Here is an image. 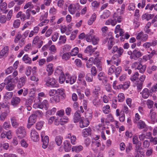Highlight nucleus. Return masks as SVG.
Masks as SVG:
<instances>
[{"mask_svg": "<svg viewBox=\"0 0 157 157\" xmlns=\"http://www.w3.org/2000/svg\"><path fill=\"white\" fill-rule=\"evenodd\" d=\"M93 102L94 105L96 106L99 105L100 104V100L98 96H96L93 100Z\"/></svg>", "mask_w": 157, "mask_h": 157, "instance_id": "obj_37", "label": "nucleus"}, {"mask_svg": "<svg viewBox=\"0 0 157 157\" xmlns=\"http://www.w3.org/2000/svg\"><path fill=\"white\" fill-rule=\"evenodd\" d=\"M91 74L93 76H95L96 75L97 71L96 68L95 67H92L91 69Z\"/></svg>", "mask_w": 157, "mask_h": 157, "instance_id": "obj_56", "label": "nucleus"}, {"mask_svg": "<svg viewBox=\"0 0 157 157\" xmlns=\"http://www.w3.org/2000/svg\"><path fill=\"white\" fill-rule=\"evenodd\" d=\"M116 52L118 53V56L120 57L122 55L124 52V50L121 48H118L117 46H115L113 48L112 53L114 54Z\"/></svg>", "mask_w": 157, "mask_h": 157, "instance_id": "obj_6", "label": "nucleus"}, {"mask_svg": "<svg viewBox=\"0 0 157 157\" xmlns=\"http://www.w3.org/2000/svg\"><path fill=\"white\" fill-rule=\"evenodd\" d=\"M91 129L90 128H85L82 131V135L84 137H87L91 134Z\"/></svg>", "mask_w": 157, "mask_h": 157, "instance_id": "obj_19", "label": "nucleus"}, {"mask_svg": "<svg viewBox=\"0 0 157 157\" xmlns=\"http://www.w3.org/2000/svg\"><path fill=\"white\" fill-rule=\"evenodd\" d=\"M12 78L11 75H9L4 80L5 85L6 84H10V83L11 82Z\"/></svg>", "mask_w": 157, "mask_h": 157, "instance_id": "obj_38", "label": "nucleus"}, {"mask_svg": "<svg viewBox=\"0 0 157 157\" xmlns=\"http://www.w3.org/2000/svg\"><path fill=\"white\" fill-rule=\"evenodd\" d=\"M121 71V67H118L116 68L115 67V73L117 77H118L119 76Z\"/></svg>", "mask_w": 157, "mask_h": 157, "instance_id": "obj_39", "label": "nucleus"}, {"mask_svg": "<svg viewBox=\"0 0 157 157\" xmlns=\"http://www.w3.org/2000/svg\"><path fill=\"white\" fill-rule=\"evenodd\" d=\"M140 94H142V97L144 99L148 98L149 95V90L147 88L144 89L142 92L140 93Z\"/></svg>", "mask_w": 157, "mask_h": 157, "instance_id": "obj_22", "label": "nucleus"}, {"mask_svg": "<svg viewBox=\"0 0 157 157\" xmlns=\"http://www.w3.org/2000/svg\"><path fill=\"white\" fill-rule=\"evenodd\" d=\"M22 59L25 63L30 64L32 63L31 59L28 56V55H25L23 57Z\"/></svg>", "mask_w": 157, "mask_h": 157, "instance_id": "obj_29", "label": "nucleus"}, {"mask_svg": "<svg viewBox=\"0 0 157 157\" xmlns=\"http://www.w3.org/2000/svg\"><path fill=\"white\" fill-rule=\"evenodd\" d=\"M68 10L71 14H73L75 12L76 8L74 4H71L68 7Z\"/></svg>", "mask_w": 157, "mask_h": 157, "instance_id": "obj_24", "label": "nucleus"}, {"mask_svg": "<svg viewBox=\"0 0 157 157\" xmlns=\"http://www.w3.org/2000/svg\"><path fill=\"white\" fill-rule=\"evenodd\" d=\"M44 132H42L41 134L42 141L43 143L42 147L44 148H46L47 147L49 143V138L48 136H45L44 138H43V134Z\"/></svg>", "mask_w": 157, "mask_h": 157, "instance_id": "obj_7", "label": "nucleus"}, {"mask_svg": "<svg viewBox=\"0 0 157 157\" xmlns=\"http://www.w3.org/2000/svg\"><path fill=\"white\" fill-rule=\"evenodd\" d=\"M115 67L114 65H112L108 69V74L109 75H111L115 73Z\"/></svg>", "mask_w": 157, "mask_h": 157, "instance_id": "obj_34", "label": "nucleus"}, {"mask_svg": "<svg viewBox=\"0 0 157 157\" xmlns=\"http://www.w3.org/2000/svg\"><path fill=\"white\" fill-rule=\"evenodd\" d=\"M93 32V30H92L90 32L89 34H87L86 35V40L88 42H92L93 44L94 45H96L97 44L98 41V38L95 36L93 35L92 33Z\"/></svg>", "mask_w": 157, "mask_h": 157, "instance_id": "obj_2", "label": "nucleus"}, {"mask_svg": "<svg viewBox=\"0 0 157 157\" xmlns=\"http://www.w3.org/2000/svg\"><path fill=\"white\" fill-rule=\"evenodd\" d=\"M63 147L64 150L66 152L70 151L71 148V145L70 142L67 140H65L63 143Z\"/></svg>", "mask_w": 157, "mask_h": 157, "instance_id": "obj_14", "label": "nucleus"}, {"mask_svg": "<svg viewBox=\"0 0 157 157\" xmlns=\"http://www.w3.org/2000/svg\"><path fill=\"white\" fill-rule=\"evenodd\" d=\"M113 17L114 20L118 23L121 22L123 20L122 16L119 15L118 13H114L113 15Z\"/></svg>", "mask_w": 157, "mask_h": 157, "instance_id": "obj_16", "label": "nucleus"}, {"mask_svg": "<svg viewBox=\"0 0 157 157\" xmlns=\"http://www.w3.org/2000/svg\"><path fill=\"white\" fill-rule=\"evenodd\" d=\"M146 65H142L141 63H139L137 67L135 68V69H138L139 70V71L141 73H143L146 70Z\"/></svg>", "mask_w": 157, "mask_h": 157, "instance_id": "obj_23", "label": "nucleus"}, {"mask_svg": "<svg viewBox=\"0 0 157 157\" xmlns=\"http://www.w3.org/2000/svg\"><path fill=\"white\" fill-rule=\"evenodd\" d=\"M32 68L31 67H28L26 68V71H25V74L27 76H29L31 72Z\"/></svg>", "mask_w": 157, "mask_h": 157, "instance_id": "obj_49", "label": "nucleus"}, {"mask_svg": "<svg viewBox=\"0 0 157 157\" xmlns=\"http://www.w3.org/2000/svg\"><path fill=\"white\" fill-rule=\"evenodd\" d=\"M143 147L145 148H147L150 145L149 141L147 140H145L143 143Z\"/></svg>", "mask_w": 157, "mask_h": 157, "instance_id": "obj_61", "label": "nucleus"}, {"mask_svg": "<svg viewBox=\"0 0 157 157\" xmlns=\"http://www.w3.org/2000/svg\"><path fill=\"white\" fill-rule=\"evenodd\" d=\"M47 71L48 72L49 75H51L53 71V64H48L47 67Z\"/></svg>", "mask_w": 157, "mask_h": 157, "instance_id": "obj_31", "label": "nucleus"}, {"mask_svg": "<svg viewBox=\"0 0 157 157\" xmlns=\"http://www.w3.org/2000/svg\"><path fill=\"white\" fill-rule=\"evenodd\" d=\"M76 66L78 67H81L82 65V62L80 59H76L75 61Z\"/></svg>", "mask_w": 157, "mask_h": 157, "instance_id": "obj_64", "label": "nucleus"}, {"mask_svg": "<svg viewBox=\"0 0 157 157\" xmlns=\"http://www.w3.org/2000/svg\"><path fill=\"white\" fill-rule=\"evenodd\" d=\"M11 122L12 126L15 128L17 127L19 125V123L17 122V118L15 117H11Z\"/></svg>", "mask_w": 157, "mask_h": 157, "instance_id": "obj_17", "label": "nucleus"}, {"mask_svg": "<svg viewBox=\"0 0 157 157\" xmlns=\"http://www.w3.org/2000/svg\"><path fill=\"white\" fill-rule=\"evenodd\" d=\"M6 89L10 91L12 90L14 88V85L12 83L6 84Z\"/></svg>", "mask_w": 157, "mask_h": 157, "instance_id": "obj_44", "label": "nucleus"}, {"mask_svg": "<svg viewBox=\"0 0 157 157\" xmlns=\"http://www.w3.org/2000/svg\"><path fill=\"white\" fill-rule=\"evenodd\" d=\"M8 114L6 113L3 112L2 113L0 116V120L1 121H4L5 120Z\"/></svg>", "mask_w": 157, "mask_h": 157, "instance_id": "obj_50", "label": "nucleus"}, {"mask_svg": "<svg viewBox=\"0 0 157 157\" xmlns=\"http://www.w3.org/2000/svg\"><path fill=\"white\" fill-rule=\"evenodd\" d=\"M57 92L56 90L52 89L50 90L49 91L48 94L50 96H52L56 94Z\"/></svg>", "mask_w": 157, "mask_h": 157, "instance_id": "obj_55", "label": "nucleus"}, {"mask_svg": "<svg viewBox=\"0 0 157 157\" xmlns=\"http://www.w3.org/2000/svg\"><path fill=\"white\" fill-rule=\"evenodd\" d=\"M31 137L34 141H37L39 140V136L37 132L34 129H33L30 133Z\"/></svg>", "mask_w": 157, "mask_h": 157, "instance_id": "obj_5", "label": "nucleus"}, {"mask_svg": "<svg viewBox=\"0 0 157 157\" xmlns=\"http://www.w3.org/2000/svg\"><path fill=\"white\" fill-rule=\"evenodd\" d=\"M68 120V117L65 116H64L63 118H61L60 120V124L61 125H63V124L62 122L64 123L67 122Z\"/></svg>", "mask_w": 157, "mask_h": 157, "instance_id": "obj_60", "label": "nucleus"}, {"mask_svg": "<svg viewBox=\"0 0 157 157\" xmlns=\"http://www.w3.org/2000/svg\"><path fill=\"white\" fill-rule=\"evenodd\" d=\"M132 145L131 144H129L126 147V151L128 153L132 150Z\"/></svg>", "mask_w": 157, "mask_h": 157, "instance_id": "obj_63", "label": "nucleus"}, {"mask_svg": "<svg viewBox=\"0 0 157 157\" xmlns=\"http://www.w3.org/2000/svg\"><path fill=\"white\" fill-rule=\"evenodd\" d=\"M68 80H66V82L67 83H68L69 82L71 84H72L75 82L76 80V78L75 77H69V76H68Z\"/></svg>", "mask_w": 157, "mask_h": 157, "instance_id": "obj_32", "label": "nucleus"}, {"mask_svg": "<svg viewBox=\"0 0 157 157\" xmlns=\"http://www.w3.org/2000/svg\"><path fill=\"white\" fill-rule=\"evenodd\" d=\"M63 138L60 136H57L55 139L57 145L60 146L61 145L62 141Z\"/></svg>", "mask_w": 157, "mask_h": 157, "instance_id": "obj_28", "label": "nucleus"}, {"mask_svg": "<svg viewBox=\"0 0 157 157\" xmlns=\"http://www.w3.org/2000/svg\"><path fill=\"white\" fill-rule=\"evenodd\" d=\"M36 116L35 114H32L29 118L28 120V124L27 127L29 128L36 122Z\"/></svg>", "mask_w": 157, "mask_h": 157, "instance_id": "obj_4", "label": "nucleus"}, {"mask_svg": "<svg viewBox=\"0 0 157 157\" xmlns=\"http://www.w3.org/2000/svg\"><path fill=\"white\" fill-rule=\"evenodd\" d=\"M6 16L5 15H2L0 16V22L1 23H5L6 21Z\"/></svg>", "mask_w": 157, "mask_h": 157, "instance_id": "obj_57", "label": "nucleus"}, {"mask_svg": "<svg viewBox=\"0 0 157 157\" xmlns=\"http://www.w3.org/2000/svg\"><path fill=\"white\" fill-rule=\"evenodd\" d=\"M83 149V147L81 145L78 146H73L72 148V151H75L76 152H78Z\"/></svg>", "mask_w": 157, "mask_h": 157, "instance_id": "obj_26", "label": "nucleus"}, {"mask_svg": "<svg viewBox=\"0 0 157 157\" xmlns=\"http://www.w3.org/2000/svg\"><path fill=\"white\" fill-rule=\"evenodd\" d=\"M121 59L117 57L115 60L113 61L112 62V64L115 65L117 66H118L119 63L121 62Z\"/></svg>", "mask_w": 157, "mask_h": 157, "instance_id": "obj_58", "label": "nucleus"}, {"mask_svg": "<svg viewBox=\"0 0 157 157\" xmlns=\"http://www.w3.org/2000/svg\"><path fill=\"white\" fill-rule=\"evenodd\" d=\"M20 21L19 20H15L13 23V25L14 27L18 28L20 24Z\"/></svg>", "mask_w": 157, "mask_h": 157, "instance_id": "obj_53", "label": "nucleus"}, {"mask_svg": "<svg viewBox=\"0 0 157 157\" xmlns=\"http://www.w3.org/2000/svg\"><path fill=\"white\" fill-rule=\"evenodd\" d=\"M137 127L140 129H144L143 131L144 132H146L148 130L147 126L145 122L141 120H140L139 121L137 124Z\"/></svg>", "mask_w": 157, "mask_h": 157, "instance_id": "obj_9", "label": "nucleus"}, {"mask_svg": "<svg viewBox=\"0 0 157 157\" xmlns=\"http://www.w3.org/2000/svg\"><path fill=\"white\" fill-rule=\"evenodd\" d=\"M93 75H91L90 73H88L86 76V81L88 82H90L93 81Z\"/></svg>", "mask_w": 157, "mask_h": 157, "instance_id": "obj_33", "label": "nucleus"}, {"mask_svg": "<svg viewBox=\"0 0 157 157\" xmlns=\"http://www.w3.org/2000/svg\"><path fill=\"white\" fill-rule=\"evenodd\" d=\"M41 41V40H40L38 36H36L34 38L33 41L32 43V46H35V45L37 44V43L39 42V41Z\"/></svg>", "mask_w": 157, "mask_h": 157, "instance_id": "obj_41", "label": "nucleus"}, {"mask_svg": "<svg viewBox=\"0 0 157 157\" xmlns=\"http://www.w3.org/2000/svg\"><path fill=\"white\" fill-rule=\"evenodd\" d=\"M13 93L12 92H8L6 93L4 98L6 99H10L12 97Z\"/></svg>", "mask_w": 157, "mask_h": 157, "instance_id": "obj_45", "label": "nucleus"}, {"mask_svg": "<svg viewBox=\"0 0 157 157\" xmlns=\"http://www.w3.org/2000/svg\"><path fill=\"white\" fill-rule=\"evenodd\" d=\"M141 143H139L138 144L136 145V151L139 155H143L144 153V151L142 150L143 149H142L141 147Z\"/></svg>", "mask_w": 157, "mask_h": 157, "instance_id": "obj_15", "label": "nucleus"}, {"mask_svg": "<svg viewBox=\"0 0 157 157\" xmlns=\"http://www.w3.org/2000/svg\"><path fill=\"white\" fill-rule=\"evenodd\" d=\"M56 94L60 95L61 99H64L66 97V94L65 93V90L63 89L60 88L56 90Z\"/></svg>", "mask_w": 157, "mask_h": 157, "instance_id": "obj_12", "label": "nucleus"}, {"mask_svg": "<svg viewBox=\"0 0 157 157\" xmlns=\"http://www.w3.org/2000/svg\"><path fill=\"white\" fill-rule=\"evenodd\" d=\"M64 114V111L63 109H61L58 111L56 113V115L61 117Z\"/></svg>", "mask_w": 157, "mask_h": 157, "instance_id": "obj_62", "label": "nucleus"}, {"mask_svg": "<svg viewBox=\"0 0 157 157\" xmlns=\"http://www.w3.org/2000/svg\"><path fill=\"white\" fill-rule=\"evenodd\" d=\"M20 98L18 97H13L11 100V103L12 105L14 106H17L20 103Z\"/></svg>", "mask_w": 157, "mask_h": 157, "instance_id": "obj_11", "label": "nucleus"}, {"mask_svg": "<svg viewBox=\"0 0 157 157\" xmlns=\"http://www.w3.org/2000/svg\"><path fill=\"white\" fill-rule=\"evenodd\" d=\"M103 111L105 113L108 114L110 111L109 106V105H107L105 107H103Z\"/></svg>", "mask_w": 157, "mask_h": 157, "instance_id": "obj_40", "label": "nucleus"}, {"mask_svg": "<svg viewBox=\"0 0 157 157\" xmlns=\"http://www.w3.org/2000/svg\"><path fill=\"white\" fill-rule=\"evenodd\" d=\"M62 68V67H61L60 66H59L57 67L58 70H60L61 71V74H63V75L60 76L59 77V83L61 84H62V83H63L65 81V77H64V73H63V72L62 71V70H61Z\"/></svg>", "mask_w": 157, "mask_h": 157, "instance_id": "obj_20", "label": "nucleus"}, {"mask_svg": "<svg viewBox=\"0 0 157 157\" xmlns=\"http://www.w3.org/2000/svg\"><path fill=\"white\" fill-rule=\"evenodd\" d=\"M139 76V73L138 72H135L133 75L131 77V80L132 81H134L136 80Z\"/></svg>", "mask_w": 157, "mask_h": 157, "instance_id": "obj_51", "label": "nucleus"}, {"mask_svg": "<svg viewBox=\"0 0 157 157\" xmlns=\"http://www.w3.org/2000/svg\"><path fill=\"white\" fill-rule=\"evenodd\" d=\"M66 41V37L65 36H60L59 38V41L58 42L59 45L64 44Z\"/></svg>", "mask_w": 157, "mask_h": 157, "instance_id": "obj_27", "label": "nucleus"}, {"mask_svg": "<svg viewBox=\"0 0 157 157\" xmlns=\"http://www.w3.org/2000/svg\"><path fill=\"white\" fill-rule=\"evenodd\" d=\"M133 55L132 56V58L134 60H136L142 55V53L140 51H139L138 48H136L133 51Z\"/></svg>", "mask_w": 157, "mask_h": 157, "instance_id": "obj_8", "label": "nucleus"}, {"mask_svg": "<svg viewBox=\"0 0 157 157\" xmlns=\"http://www.w3.org/2000/svg\"><path fill=\"white\" fill-rule=\"evenodd\" d=\"M132 142L133 144H138L139 143H141L139 141L138 138L137 136H133V137Z\"/></svg>", "mask_w": 157, "mask_h": 157, "instance_id": "obj_47", "label": "nucleus"}, {"mask_svg": "<svg viewBox=\"0 0 157 157\" xmlns=\"http://www.w3.org/2000/svg\"><path fill=\"white\" fill-rule=\"evenodd\" d=\"M82 119L81 117V115L78 112H76L74 115V121L75 123L78 122L79 121H80V120Z\"/></svg>", "mask_w": 157, "mask_h": 157, "instance_id": "obj_21", "label": "nucleus"}, {"mask_svg": "<svg viewBox=\"0 0 157 157\" xmlns=\"http://www.w3.org/2000/svg\"><path fill=\"white\" fill-rule=\"evenodd\" d=\"M71 55L70 52L65 53L63 54L62 59L65 60H68L71 57Z\"/></svg>", "mask_w": 157, "mask_h": 157, "instance_id": "obj_35", "label": "nucleus"}, {"mask_svg": "<svg viewBox=\"0 0 157 157\" xmlns=\"http://www.w3.org/2000/svg\"><path fill=\"white\" fill-rule=\"evenodd\" d=\"M16 134L19 139H22L26 135V130L24 127H20L16 130Z\"/></svg>", "mask_w": 157, "mask_h": 157, "instance_id": "obj_3", "label": "nucleus"}, {"mask_svg": "<svg viewBox=\"0 0 157 157\" xmlns=\"http://www.w3.org/2000/svg\"><path fill=\"white\" fill-rule=\"evenodd\" d=\"M44 81L47 86L55 88L59 87L57 81L53 78H51L48 76H47L44 78Z\"/></svg>", "mask_w": 157, "mask_h": 157, "instance_id": "obj_1", "label": "nucleus"}, {"mask_svg": "<svg viewBox=\"0 0 157 157\" xmlns=\"http://www.w3.org/2000/svg\"><path fill=\"white\" fill-rule=\"evenodd\" d=\"M110 14L109 11L108 10L106 11L101 16V17L104 19L107 18L109 16Z\"/></svg>", "mask_w": 157, "mask_h": 157, "instance_id": "obj_42", "label": "nucleus"}, {"mask_svg": "<svg viewBox=\"0 0 157 157\" xmlns=\"http://www.w3.org/2000/svg\"><path fill=\"white\" fill-rule=\"evenodd\" d=\"M118 101L119 102L123 101L125 99L124 95L123 93H120L118 95Z\"/></svg>", "mask_w": 157, "mask_h": 157, "instance_id": "obj_36", "label": "nucleus"}, {"mask_svg": "<svg viewBox=\"0 0 157 157\" xmlns=\"http://www.w3.org/2000/svg\"><path fill=\"white\" fill-rule=\"evenodd\" d=\"M78 48L77 47H75L73 48L70 52V54L72 56H75L77 55L78 52Z\"/></svg>", "mask_w": 157, "mask_h": 157, "instance_id": "obj_30", "label": "nucleus"}, {"mask_svg": "<svg viewBox=\"0 0 157 157\" xmlns=\"http://www.w3.org/2000/svg\"><path fill=\"white\" fill-rule=\"evenodd\" d=\"M96 49V48H92V47L91 45H89L86 48L84 51V52L86 53L89 54L90 55H91Z\"/></svg>", "mask_w": 157, "mask_h": 157, "instance_id": "obj_18", "label": "nucleus"}, {"mask_svg": "<svg viewBox=\"0 0 157 157\" xmlns=\"http://www.w3.org/2000/svg\"><path fill=\"white\" fill-rule=\"evenodd\" d=\"M153 151V150L152 148H149L147 150L146 152V155L148 156L152 155Z\"/></svg>", "mask_w": 157, "mask_h": 157, "instance_id": "obj_54", "label": "nucleus"}, {"mask_svg": "<svg viewBox=\"0 0 157 157\" xmlns=\"http://www.w3.org/2000/svg\"><path fill=\"white\" fill-rule=\"evenodd\" d=\"M44 124V122L40 121L37 122L36 124V128L38 130H40L42 128Z\"/></svg>", "mask_w": 157, "mask_h": 157, "instance_id": "obj_43", "label": "nucleus"}, {"mask_svg": "<svg viewBox=\"0 0 157 157\" xmlns=\"http://www.w3.org/2000/svg\"><path fill=\"white\" fill-rule=\"evenodd\" d=\"M149 116L150 117L151 121H155L156 117V113L155 112H153L152 109H151Z\"/></svg>", "mask_w": 157, "mask_h": 157, "instance_id": "obj_25", "label": "nucleus"}, {"mask_svg": "<svg viewBox=\"0 0 157 157\" xmlns=\"http://www.w3.org/2000/svg\"><path fill=\"white\" fill-rule=\"evenodd\" d=\"M105 74L104 72H101L99 73L98 75V78L100 81L103 80L104 78Z\"/></svg>", "mask_w": 157, "mask_h": 157, "instance_id": "obj_52", "label": "nucleus"}, {"mask_svg": "<svg viewBox=\"0 0 157 157\" xmlns=\"http://www.w3.org/2000/svg\"><path fill=\"white\" fill-rule=\"evenodd\" d=\"M114 44V42L112 40V39H109L108 42V49L109 50H110L111 49L112 47Z\"/></svg>", "mask_w": 157, "mask_h": 157, "instance_id": "obj_46", "label": "nucleus"}, {"mask_svg": "<svg viewBox=\"0 0 157 157\" xmlns=\"http://www.w3.org/2000/svg\"><path fill=\"white\" fill-rule=\"evenodd\" d=\"M49 104L48 101L45 100L41 102L38 104V107L41 109L44 108L45 109L47 110Z\"/></svg>", "mask_w": 157, "mask_h": 157, "instance_id": "obj_10", "label": "nucleus"}, {"mask_svg": "<svg viewBox=\"0 0 157 157\" xmlns=\"http://www.w3.org/2000/svg\"><path fill=\"white\" fill-rule=\"evenodd\" d=\"M79 123L80 127L82 128L84 127L87 126L89 125L90 122L89 120L87 119L83 120L82 118L80 120Z\"/></svg>", "mask_w": 157, "mask_h": 157, "instance_id": "obj_13", "label": "nucleus"}, {"mask_svg": "<svg viewBox=\"0 0 157 157\" xmlns=\"http://www.w3.org/2000/svg\"><path fill=\"white\" fill-rule=\"evenodd\" d=\"M153 104L154 102L153 101L150 100H147V104L148 107L149 109L153 107Z\"/></svg>", "mask_w": 157, "mask_h": 157, "instance_id": "obj_48", "label": "nucleus"}, {"mask_svg": "<svg viewBox=\"0 0 157 157\" xmlns=\"http://www.w3.org/2000/svg\"><path fill=\"white\" fill-rule=\"evenodd\" d=\"M52 98L56 102H58L60 101V96H59L58 95L56 94Z\"/></svg>", "mask_w": 157, "mask_h": 157, "instance_id": "obj_59", "label": "nucleus"}]
</instances>
